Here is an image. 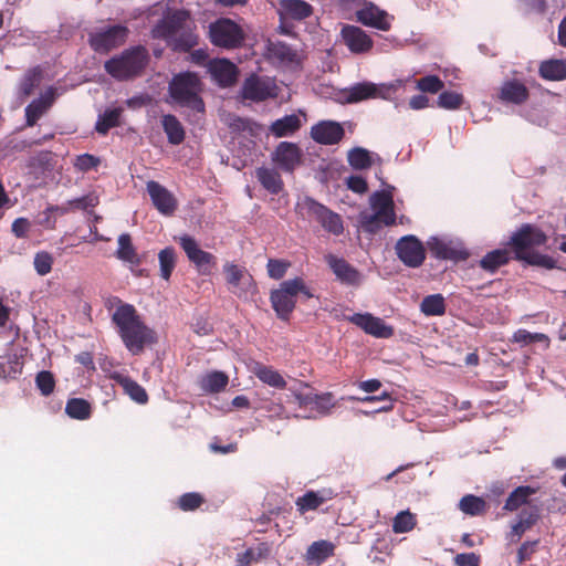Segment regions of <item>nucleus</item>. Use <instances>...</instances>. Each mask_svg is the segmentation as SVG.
Returning <instances> with one entry per match:
<instances>
[{"instance_id":"nucleus-1","label":"nucleus","mask_w":566,"mask_h":566,"mask_svg":"<svg viewBox=\"0 0 566 566\" xmlns=\"http://www.w3.org/2000/svg\"><path fill=\"white\" fill-rule=\"evenodd\" d=\"M154 39L165 40L175 51L189 52L198 45L196 24L189 11L178 9L168 12L151 29Z\"/></svg>"},{"instance_id":"nucleus-2","label":"nucleus","mask_w":566,"mask_h":566,"mask_svg":"<svg viewBox=\"0 0 566 566\" xmlns=\"http://www.w3.org/2000/svg\"><path fill=\"white\" fill-rule=\"evenodd\" d=\"M112 322L123 344L132 355H140L146 346L157 342L155 331L145 324L132 304H126L114 311Z\"/></svg>"},{"instance_id":"nucleus-3","label":"nucleus","mask_w":566,"mask_h":566,"mask_svg":"<svg viewBox=\"0 0 566 566\" xmlns=\"http://www.w3.org/2000/svg\"><path fill=\"white\" fill-rule=\"evenodd\" d=\"M547 235L539 228L531 224H522L510 238L507 245L514 253V259L530 265L554 269L556 261L546 254L532 252V248L546 244Z\"/></svg>"},{"instance_id":"nucleus-4","label":"nucleus","mask_w":566,"mask_h":566,"mask_svg":"<svg viewBox=\"0 0 566 566\" xmlns=\"http://www.w3.org/2000/svg\"><path fill=\"white\" fill-rule=\"evenodd\" d=\"M146 48L138 45L124 50L120 54L107 60L104 69L117 81H128L139 76L148 63Z\"/></svg>"},{"instance_id":"nucleus-5","label":"nucleus","mask_w":566,"mask_h":566,"mask_svg":"<svg viewBox=\"0 0 566 566\" xmlns=\"http://www.w3.org/2000/svg\"><path fill=\"white\" fill-rule=\"evenodd\" d=\"M202 83L196 73H180L169 84V95L180 107H187L198 113L205 112V103L200 97Z\"/></svg>"},{"instance_id":"nucleus-6","label":"nucleus","mask_w":566,"mask_h":566,"mask_svg":"<svg viewBox=\"0 0 566 566\" xmlns=\"http://www.w3.org/2000/svg\"><path fill=\"white\" fill-rule=\"evenodd\" d=\"M303 294L306 298L314 297V294L306 286L302 277L283 281L280 287L270 294V302L276 316L282 321H289L296 305V297Z\"/></svg>"},{"instance_id":"nucleus-7","label":"nucleus","mask_w":566,"mask_h":566,"mask_svg":"<svg viewBox=\"0 0 566 566\" xmlns=\"http://www.w3.org/2000/svg\"><path fill=\"white\" fill-rule=\"evenodd\" d=\"M209 39L216 46L237 49L244 41L242 28L228 18H221L209 25Z\"/></svg>"},{"instance_id":"nucleus-8","label":"nucleus","mask_w":566,"mask_h":566,"mask_svg":"<svg viewBox=\"0 0 566 566\" xmlns=\"http://www.w3.org/2000/svg\"><path fill=\"white\" fill-rule=\"evenodd\" d=\"M178 243L199 274L210 275L212 273V269L217 265V258L212 253L200 249L195 238L184 234L178 238Z\"/></svg>"},{"instance_id":"nucleus-9","label":"nucleus","mask_w":566,"mask_h":566,"mask_svg":"<svg viewBox=\"0 0 566 566\" xmlns=\"http://www.w3.org/2000/svg\"><path fill=\"white\" fill-rule=\"evenodd\" d=\"M127 35L128 29L125 25L116 24L91 33L88 43L96 53H108L113 49L123 45Z\"/></svg>"},{"instance_id":"nucleus-10","label":"nucleus","mask_w":566,"mask_h":566,"mask_svg":"<svg viewBox=\"0 0 566 566\" xmlns=\"http://www.w3.org/2000/svg\"><path fill=\"white\" fill-rule=\"evenodd\" d=\"M395 249L399 260L409 268H419L426 260L424 247L416 235L400 238Z\"/></svg>"},{"instance_id":"nucleus-11","label":"nucleus","mask_w":566,"mask_h":566,"mask_svg":"<svg viewBox=\"0 0 566 566\" xmlns=\"http://www.w3.org/2000/svg\"><path fill=\"white\" fill-rule=\"evenodd\" d=\"M223 272L230 291L238 297L245 296L249 292L256 290L252 275L244 268L227 262L223 265Z\"/></svg>"},{"instance_id":"nucleus-12","label":"nucleus","mask_w":566,"mask_h":566,"mask_svg":"<svg viewBox=\"0 0 566 566\" xmlns=\"http://www.w3.org/2000/svg\"><path fill=\"white\" fill-rule=\"evenodd\" d=\"M271 160L282 171L293 174L302 164V150L294 143L281 142L271 154Z\"/></svg>"},{"instance_id":"nucleus-13","label":"nucleus","mask_w":566,"mask_h":566,"mask_svg":"<svg viewBox=\"0 0 566 566\" xmlns=\"http://www.w3.org/2000/svg\"><path fill=\"white\" fill-rule=\"evenodd\" d=\"M357 21L361 24L380 31H389L394 17L373 2H365L356 11Z\"/></svg>"},{"instance_id":"nucleus-14","label":"nucleus","mask_w":566,"mask_h":566,"mask_svg":"<svg viewBox=\"0 0 566 566\" xmlns=\"http://www.w3.org/2000/svg\"><path fill=\"white\" fill-rule=\"evenodd\" d=\"M391 90V86L386 84H375L371 82H360L348 87L344 92L345 101L347 103H358L369 98H386Z\"/></svg>"},{"instance_id":"nucleus-15","label":"nucleus","mask_w":566,"mask_h":566,"mask_svg":"<svg viewBox=\"0 0 566 566\" xmlns=\"http://www.w3.org/2000/svg\"><path fill=\"white\" fill-rule=\"evenodd\" d=\"M541 520V507L538 505L530 506V509L522 510L517 518L511 525L506 538L511 544H516L521 541L522 536L535 526Z\"/></svg>"},{"instance_id":"nucleus-16","label":"nucleus","mask_w":566,"mask_h":566,"mask_svg":"<svg viewBox=\"0 0 566 566\" xmlns=\"http://www.w3.org/2000/svg\"><path fill=\"white\" fill-rule=\"evenodd\" d=\"M348 319L360 327L365 333L377 338H390L395 333L392 326L387 325L384 319L373 316L369 313H356Z\"/></svg>"},{"instance_id":"nucleus-17","label":"nucleus","mask_w":566,"mask_h":566,"mask_svg":"<svg viewBox=\"0 0 566 566\" xmlns=\"http://www.w3.org/2000/svg\"><path fill=\"white\" fill-rule=\"evenodd\" d=\"M340 34L344 43L352 53H367L374 46L373 39L359 27L350 24L344 25Z\"/></svg>"},{"instance_id":"nucleus-18","label":"nucleus","mask_w":566,"mask_h":566,"mask_svg":"<svg viewBox=\"0 0 566 566\" xmlns=\"http://www.w3.org/2000/svg\"><path fill=\"white\" fill-rule=\"evenodd\" d=\"M430 253L439 260L464 261L469 258V252L460 244L453 241H444L438 238H431L428 241Z\"/></svg>"},{"instance_id":"nucleus-19","label":"nucleus","mask_w":566,"mask_h":566,"mask_svg":"<svg viewBox=\"0 0 566 566\" xmlns=\"http://www.w3.org/2000/svg\"><path fill=\"white\" fill-rule=\"evenodd\" d=\"M344 136L343 126L334 120H321L311 128V137L321 145L338 144Z\"/></svg>"},{"instance_id":"nucleus-20","label":"nucleus","mask_w":566,"mask_h":566,"mask_svg":"<svg viewBox=\"0 0 566 566\" xmlns=\"http://www.w3.org/2000/svg\"><path fill=\"white\" fill-rule=\"evenodd\" d=\"M370 207L377 216L382 217L385 227H391L396 223L395 202L390 191L380 190L374 192L370 197Z\"/></svg>"},{"instance_id":"nucleus-21","label":"nucleus","mask_w":566,"mask_h":566,"mask_svg":"<svg viewBox=\"0 0 566 566\" xmlns=\"http://www.w3.org/2000/svg\"><path fill=\"white\" fill-rule=\"evenodd\" d=\"M208 71L221 87L232 86L238 78L237 65L227 59L211 60L208 64Z\"/></svg>"},{"instance_id":"nucleus-22","label":"nucleus","mask_w":566,"mask_h":566,"mask_svg":"<svg viewBox=\"0 0 566 566\" xmlns=\"http://www.w3.org/2000/svg\"><path fill=\"white\" fill-rule=\"evenodd\" d=\"M147 191L150 196L153 205L163 214L170 216L177 208V201L171 192H169L159 182L150 180L147 182Z\"/></svg>"},{"instance_id":"nucleus-23","label":"nucleus","mask_w":566,"mask_h":566,"mask_svg":"<svg viewBox=\"0 0 566 566\" xmlns=\"http://www.w3.org/2000/svg\"><path fill=\"white\" fill-rule=\"evenodd\" d=\"M325 261L328 266L343 284L358 285L361 280V275L357 269L349 264L345 259L337 258L334 254H327Z\"/></svg>"},{"instance_id":"nucleus-24","label":"nucleus","mask_w":566,"mask_h":566,"mask_svg":"<svg viewBox=\"0 0 566 566\" xmlns=\"http://www.w3.org/2000/svg\"><path fill=\"white\" fill-rule=\"evenodd\" d=\"M242 96L245 99L263 102L273 96L270 84L256 75L248 77L242 86Z\"/></svg>"},{"instance_id":"nucleus-25","label":"nucleus","mask_w":566,"mask_h":566,"mask_svg":"<svg viewBox=\"0 0 566 566\" xmlns=\"http://www.w3.org/2000/svg\"><path fill=\"white\" fill-rule=\"evenodd\" d=\"M334 496L335 493L332 490L307 491L304 495L296 499L295 505L301 514H305L306 512L317 510L322 504L332 500Z\"/></svg>"},{"instance_id":"nucleus-26","label":"nucleus","mask_w":566,"mask_h":566,"mask_svg":"<svg viewBox=\"0 0 566 566\" xmlns=\"http://www.w3.org/2000/svg\"><path fill=\"white\" fill-rule=\"evenodd\" d=\"M499 97L503 102L521 105L528 99L530 92L522 82L509 80L502 84Z\"/></svg>"},{"instance_id":"nucleus-27","label":"nucleus","mask_w":566,"mask_h":566,"mask_svg":"<svg viewBox=\"0 0 566 566\" xmlns=\"http://www.w3.org/2000/svg\"><path fill=\"white\" fill-rule=\"evenodd\" d=\"M539 488H534L532 485H520L515 488L510 495L507 496L503 510L507 512H515L521 509L523 505H531V496L537 493Z\"/></svg>"},{"instance_id":"nucleus-28","label":"nucleus","mask_w":566,"mask_h":566,"mask_svg":"<svg viewBox=\"0 0 566 566\" xmlns=\"http://www.w3.org/2000/svg\"><path fill=\"white\" fill-rule=\"evenodd\" d=\"M255 177L261 186L271 195H279L284 189V182L280 172L274 168L259 167Z\"/></svg>"},{"instance_id":"nucleus-29","label":"nucleus","mask_w":566,"mask_h":566,"mask_svg":"<svg viewBox=\"0 0 566 566\" xmlns=\"http://www.w3.org/2000/svg\"><path fill=\"white\" fill-rule=\"evenodd\" d=\"M335 545L325 539L313 542L306 551L305 559L308 564L321 565L327 558L334 556Z\"/></svg>"},{"instance_id":"nucleus-30","label":"nucleus","mask_w":566,"mask_h":566,"mask_svg":"<svg viewBox=\"0 0 566 566\" xmlns=\"http://www.w3.org/2000/svg\"><path fill=\"white\" fill-rule=\"evenodd\" d=\"M513 251H510L507 249H495L490 252H488L479 262V265L484 271L493 274L495 273L501 266L506 265L511 259Z\"/></svg>"},{"instance_id":"nucleus-31","label":"nucleus","mask_w":566,"mask_h":566,"mask_svg":"<svg viewBox=\"0 0 566 566\" xmlns=\"http://www.w3.org/2000/svg\"><path fill=\"white\" fill-rule=\"evenodd\" d=\"M301 125L300 117L296 114H290L274 120L269 130L274 137L281 138L293 135L301 128Z\"/></svg>"},{"instance_id":"nucleus-32","label":"nucleus","mask_w":566,"mask_h":566,"mask_svg":"<svg viewBox=\"0 0 566 566\" xmlns=\"http://www.w3.org/2000/svg\"><path fill=\"white\" fill-rule=\"evenodd\" d=\"M251 370L255 377L270 387L276 389H284L286 387V381L283 376L271 366H266L262 363H255Z\"/></svg>"},{"instance_id":"nucleus-33","label":"nucleus","mask_w":566,"mask_h":566,"mask_svg":"<svg viewBox=\"0 0 566 566\" xmlns=\"http://www.w3.org/2000/svg\"><path fill=\"white\" fill-rule=\"evenodd\" d=\"M282 13L293 20H304L313 14V7L304 0H282Z\"/></svg>"},{"instance_id":"nucleus-34","label":"nucleus","mask_w":566,"mask_h":566,"mask_svg":"<svg viewBox=\"0 0 566 566\" xmlns=\"http://www.w3.org/2000/svg\"><path fill=\"white\" fill-rule=\"evenodd\" d=\"M118 248L116 250V258L120 261L128 262L133 265H140L142 260L132 242L129 233H122L117 240Z\"/></svg>"},{"instance_id":"nucleus-35","label":"nucleus","mask_w":566,"mask_h":566,"mask_svg":"<svg viewBox=\"0 0 566 566\" xmlns=\"http://www.w3.org/2000/svg\"><path fill=\"white\" fill-rule=\"evenodd\" d=\"M161 125L171 145H180L185 140L186 133L184 126L175 115H164L161 117Z\"/></svg>"},{"instance_id":"nucleus-36","label":"nucleus","mask_w":566,"mask_h":566,"mask_svg":"<svg viewBox=\"0 0 566 566\" xmlns=\"http://www.w3.org/2000/svg\"><path fill=\"white\" fill-rule=\"evenodd\" d=\"M228 375L219 370L210 371L203 375L199 380L200 388L210 394L222 391L228 386Z\"/></svg>"},{"instance_id":"nucleus-37","label":"nucleus","mask_w":566,"mask_h":566,"mask_svg":"<svg viewBox=\"0 0 566 566\" xmlns=\"http://www.w3.org/2000/svg\"><path fill=\"white\" fill-rule=\"evenodd\" d=\"M539 76L547 81L566 80V62L563 60L543 61L538 69Z\"/></svg>"},{"instance_id":"nucleus-38","label":"nucleus","mask_w":566,"mask_h":566,"mask_svg":"<svg viewBox=\"0 0 566 566\" xmlns=\"http://www.w3.org/2000/svg\"><path fill=\"white\" fill-rule=\"evenodd\" d=\"M122 113V107L106 109L103 114L98 116L97 122L95 124V130L101 135H106L109 132V129L120 125Z\"/></svg>"},{"instance_id":"nucleus-39","label":"nucleus","mask_w":566,"mask_h":566,"mask_svg":"<svg viewBox=\"0 0 566 566\" xmlns=\"http://www.w3.org/2000/svg\"><path fill=\"white\" fill-rule=\"evenodd\" d=\"M65 413L76 420H87L92 416V405L83 398H71L66 401Z\"/></svg>"},{"instance_id":"nucleus-40","label":"nucleus","mask_w":566,"mask_h":566,"mask_svg":"<svg viewBox=\"0 0 566 566\" xmlns=\"http://www.w3.org/2000/svg\"><path fill=\"white\" fill-rule=\"evenodd\" d=\"M459 509L467 515L479 516L486 512V502L476 495L467 494L459 502Z\"/></svg>"},{"instance_id":"nucleus-41","label":"nucleus","mask_w":566,"mask_h":566,"mask_svg":"<svg viewBox=\"0 0 566 566\" xmlns=\"http://www.w3.org/2000/svg\"><path fill=\"white\" fill-rule=\"evenodd\" d=\"M160 277L169 281L177 263V254L172 247H167L158 253Z\"/></svg>"},{"instance_id":"nucleus-42","label":"nucleus","mask_w":566,"mask_h":566,"mask_svg":"<svg viewBox=\"0 0 566 566\" xmlns=\"http://www.w3.org/2000/svg\"><path fill=\"white\" fill-rule=\"evenodd\" d=\"M297 209L303 217L314 219L318 222L328 208L311 197H305L297 203Z\"/></svg>"},{"instance_id":"nucleus-43","label":"nucleus","mask_w":566,"mask_h":566,"mask_svg":"<svg viewBox=\"0 0 566 566\" xmlns=\"http://www.w3.org/2000/svg\"><path fill=\"white\" fill-rule=\"evenodd\" d=\"M421 312L427 316H440L446 313V302L441 294H432L423 297L420 304Z\"/></svg>"},{"instance_id":"nucleus-44","label":"nucleus","mask_w":566,"mask_h":566,"mask_svg":"<svg viewBox=\"0 0 566 566\" xmlns=\"http://www.w3.org/2000/svg\"><path fill=\"white\" fill-rule=\"evenodd\" d=\"M117 381L134 401L142 405L148 401L146 390L137 381L129 377H118Z\"/></svg>"},{"instance_id":"nucleus-45","label":"nucleus","mask_w":566,"mask_h":566,"mask_svg":"<svg viewBox=\"0 0 566 566\" xmlns=\"http://www.w3.org/2000/svg\"><path fill=\"white\" fill-rule=\"evenodd\" d=\"M347 160H348V164L354 169H358V170L367 169V168L371 167V165H373L370 153L367 149L361 148V147H355V148L350 149L347 155Z\"/></svg>"},{"instance_id":"nucleus-46","label":"nucleus","mask_w":566,"mask_h":566,"mask_svg":"<svg viewBox=\"0 0 566 566\" xmlns=\"http://www.w3.org/2000/svg\"><path fill=\"white\" fill-rule=\"evenodd\" d=\"M42 78V71L39 66L29 70L21 83H20V93L22 96H30L34 90L40 85Z\"/></svg>"},{"instance_id":"nucleus-47","label":"nucleus","mask_w":566,"mask_h":566,"mask_svg":"<svg viewBox=\"0 0 566 566\" xmlns=\"http://www.w3.org/2000/svg\"><path fill=\"white\" fill-rule=\"evenodd\" d=\"M318 223L325 231L334 235H339L344 231L342 217L338 213L332 211L329 208L324 213V217L318 220Z\"/></svg>"},{"instance_id":"nucleus-48","label":"nucleus","mask_w":566,"mask_h":566,"mask_svg":"<svg viewBox=\"0 0 566 566\" xmlns=\"http://www.w3.org/2000/svg\"><path fill=\"white\" fill-rule=\"evenodd\" d=\"M318 223L325 231L334 235H339L344 231L342 217L338 213L332 211L329 208L324 213V217L318 220Z\"/></svg>"},{"instance_id":"nucleus-49","label":"nucleus","mask_w":566,"mask_h":566,"mask_svg":"<svg viewBox=\"0 0 566 566\" xmlns=\"http://www.w3.org/2000/svg\"><path fill=\"white\" fill-rule=\"evenodd\" d=\"M318 223L325 231L334 235H339L344 231L342 217L338 213L332 211L329 208L324 213V217L318 220Z\"/></svg>"},{"instance_id":"nucleus-50","label":"nucleus","mask_w":566,"mask_h":566,"mask_svg":"<svg viewBox=\"0 0 566 566\" xmlns=\"http://www.w3.org/2000/svg\"><path fill=\"white\" fill-rule=\"evenodd\" d=\"M358 224L364 232L376 234L384 226L382 217L377 216L375 212L363 211L358 216Z\"/></svg>"},{"instance_id":"nucleus-51","label":"nucleus","mask_w":566,"mask_h":566,"mask_svg":"<svg viewBox=\"0 0 566 566\" xmlns=\"http://www.w3.org/2000/svg\"><path fill=\"white\" fill-rule=\"evenodd\" d=\"M416 525V516L409 511L399 512L392 523V531L397 534L410 532Z\"/></svg>"},{"instance_id":"nucleus-52","label":"nucleus","mask_w":566,"mask_h":566,"mask_svg":"<svg viewBox=\"0 0 566 566\" xmlns=\"http://www.w3.org/2000/svg\"><path fill=\"white\" fill-rule=\"evenodd\" d=\"M205 502V497L197 492L185 493L178 499V507L184 512L195 511Z\"/></svg>"},{"instance_id":"nucleus-53","label":"nucleus","mask_w":566,"mask_h":566,"mask_svg":"<svg viewBox=\"0 0 566 566\" xmlns=\"http://www.w3.org/2000/svg\"><path fill=\"white\" fill-rule=\"evenodd\" d=\"M463 102L462 94L451 91H444L438 97V106L444 109H459Z\"/></svg>"},{"instance_id":"nucleus-54","label":"nucleus","mask_w":566,"mask_h":566,"mask_svg":"<svg viewBox=\"0 0 566 566\" xmlns=\"http://www.w3.org/2000/svg\"><path fill=\"white\" fill-rule=\"evenodd\" d=\"M35 384L40 392L45 397L50 396L55 388L54 376L49 370H42L38 373L35 377Z\"/></svg>"},{"instance_id":"nucleus-55","label":"nucleus","mask_w":566,"mask_h":566,"mask_svg":"<svg viewBox=\"0 0 566 566\" xmlns=\"http://www.w3.org/2000/svg\"><path fill=\"white\" fill-rule=\"evenodd\" d=\"M444 83L437 75H427L417 81V88L423 93L436 94L441 91Z\"/></svg>"},{"instance_id":"nucleus-56","label":"nucleus","mask_w":566,"mask_h":566,"mask_svg":"<svg viewBox=\"0 0 566 566\" xmlns=\"http://www.w3.org/2000/svg\"><path fill=\"white\" fill-rule=\"evenodd\" d=\"M99 203V198L95 192H90L83 197L69 200L72 211L95 208Z\"/></svg>"},{"instance_id":"nucleus-57","label":"nucleus","mask_w":566,"mask_h":566,"mask_svg":"<svg viewBox=\"0 0 566 566\" xmlns=\"http://www.w3.org/2000/svg\"><path fill=\"white\" fill-rule=\"evenodd\" d=\"M46 111L44 103L41 101H32L27 107H25V119H27V126L32 127L36 124L39 118L44 114Z\"/></svg>"},{"instance_id":"nucleus-58","label":"nucleus","mask_w":566,"mask_h":566,"mask_svg":"<svg viewBox=\"0 0 566 566\" xmlns=\"http://www.w3.org/2000/svg\"><path fill=\"white\" fill-rule=\"evenodd\" d=\"M33 264L36 273L44 276L52 270L53 258L49 252H38L34 256Z\"/></svg>"},{"instance_id":"nucleus-59","label":"nucleus","mask_w":566,"mask_h":566,"mask_svg":"<svg viewBox=\"0 0 566 566\" xmlns=\"http://www.w3.org/2000/svg\"><path fill=\"white\" fill-rule=\"evenodd\" d=\"M538 544L539 539L525 541L522 543L516 553V564L523 565L525 562L530 560L536 552Z\"/></svg>"},{"instance_id":"nucleus-60","label":"nucleus","mask_w":566,"mask_h":566,"mask_svg":"<svg viewBox=\"0 0 566 566\" xmlns=\"http://www.w3.org/2000/svg\"><path fill=\"white\" fill-rule=\"evenodd\" d=\"M289 266L287 261L270 259L266 264L268 274L271 279L280 280L285 275Z\"/></svg>"},{"instance_id":"nucleus-61","label":"nucleus","mask_w":566,"mask_h":566,"mask_svg":"<svg viewBox=\"0 0 566 566\" xmlns=\"http://www.w3.org/2000/svg\"><path fill=\"white\" fill-rule=\"evenodd\" d=\"M99 159L91 154L78 155L75 159L74 166L81 171H88L96 168Z\"/></svg>"},{"instance_id":"nucleus-62","label":"nucleus","mask_w":566,"mask_h":566,"mask_svg":"<svg viewBox=\"0 0 566 566\" xmlns=\"http://www.w3.org/2000/svg\"><path fill=\"white\" fill-rule=\"evenodd\" d=\"M544 338H546L544 334H532L526 329H518L513 335V340L522 345H528L534 342L543 340Z\"/></svg>"},{"instance_id":"nucleus-63","label":"nucleus","mask_w":566,"mask_h":566,"mask_svg":"<svg viewBox=\"0 0 566 566\" xmlns=\"http://www.w3.org/2000/svg\"><path fill=\"white\" fill-rule=\"evenodd\" d=\"M453 560L455 566H480L482 562L481 556L474 552L458 554Z\"/></svg>"},{"instance_id":"nucleus-64","label":"nucleus","mask_w":566,"mask_h":566,"mask_svg":"<svg viewBox=\"0 0 566 566\" xmlns=\"http://www.w3.org/2000/svg\"><path fill=\"white\" fill-rule=\"evenodd\" d=\"M346 185H347L348 189H350L352 191L359 193V195H363L368 190V185H367L366 179L360 176H356V175L349 176L346 179Z\"/></svg>"}]
</instances>
